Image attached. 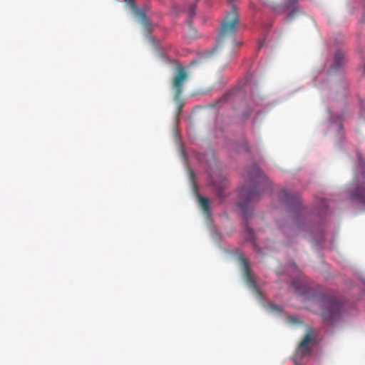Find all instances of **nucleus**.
<instances>
[{
	"label": "nucleus",
	"instance_id": "obj_8",
	"mask_svg": "<svg viewBox=\"0 0 365 365\" xmlns=\"http://www.w3.org/2000/svg\"><path fill=\"white\" fill-rule=\"evenodd\" d=\"M285 3L283 6H274L272 7V10L274 12L277 14H282L285 12L287 10L291 9V11L288 14L287 18L289 19H292L296 14L300 12V9L299 6L297 5V0H284Z\"/></svg>",
	"mask_w": 365,
	"mask_h": 365
},
{
	"label": "nucleus",
	"instance_id": "obj_5",
	"mask_svg": "<svg viewBox=\"0 0 365 365\" xmlns=\"http://www.w3.org/2000/svg\"><path fill=\"white\" fill-rule=\"evenodd\" d=\"M188 73L184 67L178 66L177 68L176 73L172 82V90L174 100L177 103L178 106L177 115H180L184 106L181 96L183 91V86L186 81L188 79Z\"/></svg>",
	"mask_w": 365,
	"mask_h": 365
},
{
	"label": "nucleus",
	"instance_id": "obj_13",
	"mask_svg": "<svg viewBox=\"0 0 365 365\" xmlns=\"http://www.w3.org/2000/svg\"><path fill=\"white\" fill-rule=\"evenodd\" d=\"M162 62L168 65H174L177 63L172 55L165 52L164 46L161 45V63Z\"/></svg>",
	"mask_w": 365,
	"mask_h": 365
},
{
	"label": "nucleus",
	"instance_id": "obj_4",
	"mask_svg": "<svg viewBox=\"0 0 365 365\" xmlns=\"http://www.w3.org/2000/svg\"><path fill=\"white\" fill-rule=\"evenodd\" d=\"M282 200L288 204H291L294 206V214L291 222H289L287 227L289 230L296 232V230L301 228L302 222H301V202L299 199L296 196H294L291 193L288 192L287 190H283L280 195ZM280 229L286 233V227L284 225H279Z\"/></svg>",
	"mask_w": 365,
	"mask_h": 365
},
{
	"label": "nucleus",
	"instance_id": "obj_20",
	"mask_svg": "<svg viewBox=\"0 0 365 365\" xmlns=\"http://www.w3.org/2000/svg\"><path fill=\"white\" fill-rule=\"evenodd\" d=\"M361 43H365V39H364V38H361Z\"/></svg>",
	"mask_w": 365,
	"mask_h": 365
},
{
	"label": "nucleus",
	"instance_id": "obj_19",
	"mask_svg": "<svg viewBox=\"0 0 365 365\" xmlns=\"http://www.w3.org/2000/svg\"><path fill=\"white\" fill-rule=\"evenodd\" d=\"M320 204L323 207V208L327 209L328 204H327V201L326 200H322L320 201Z\"/></svg>",
	"mask_w": 365,
	"mask_h": 365
},
{
	"label": "nucleus",
	"instance_id": "obj_18",
	"mask_svg": "<svg viewBox=\"0 0 365 365\" xmlns=\"http://www.w3.org/2000/svg\"><path fill=\"white\" fill-rule=\"evenodd\" d=\"M247 232H248V234H249V238L252 240H254V232H253V230L252 229H250V228H247Z\"/></svg>",
	"mask_w": 365,
	"mask_h": 365
},
{
	"label": "nucleus",
	"instance_id": "obj_6",
	"mask_svg": "<svg viewBox=\"0 0 365 365\" xmlns=\"http://www.w3.org/2000/svg\"><path fill=\"white\" fill-rule=\"evenodd\" d=\"M360 173L356 177V185L350 189L352 200L365 205V162H360Z\"/></svg>",
	"mask_w": 365,
	"mask_h": 365
},
{
	"label": "nucleus",
	"instance_id": "obj_17",
	"mask_svg": "<svg viewBox=\"0 0 365 365\" xmlns=\"http://www.w3.org/2000/svg\"><path fill=\"white\" fill-rule=\"evenodd\" d=\"M216 192H217V195L220 197H223V195H222V187H218L216 188Z\"/></svg>",
	"mask_w": 365,
	"mask_h": 365
},
{
	"label": "nucleus",
	"instance_id": "obj_15",
	"mask_svg": "<svg viewBox=\"0 0 365 365\" xmlns=\"http://www.w3.org/2000/svg\"><path fill=\"white\" fill-rule=\"evenodd\" d=\"M242 263H243L244 267H245V270L247 277L249 279V280L251 281V279H250V270H249L248 263H247V260L245 259H242Z\"/></svg>",
	"mask_w": 365,
	"mask_h": 365
},
{
	"label": "nucleus",
	"instance_id": "obj_7",
	"mask_svg": "<svg viewBox=\"0 0 365 365\" xmlns=\"http://www.w3.org/2000/svg\"><path fill=\"white\" fill-rule=\"evenodd\" d=\"M134 14L135 16L138 18L139 22L143 25L145 32L147 35L148 41L150 45L154 48L158 49V42L157 41L151 36V32L153 31L155 28V25L153 22L148 18L145 10L140 9L136 7L134 8Z\"/></svg>",
	"mask_w": 365,
	"mask_h": 365
},
{
	"label": "nucleus",
	"instance_id": "obj_11",
	"mask_svg": "<svg viewBox=\"0 0 365 365\" xmlns=\"http://www.w3.org/2000/svg\"><path fill=\"white\" fill-rule=\"evenodd\" d=\"M344 63V53L341 51H337L334 56V63L330 67V72L334 73L339 71Z\"/></svg>",
	"mask_w": 365,
	"mask_h": 365
},
{
	"label": "nucleus",
	"instance_id": "obj_3",
	"mask_svg": "<svg viewBox=\"0 0 365 365\" xmlns=\"http://www.w3.org/2000/svg\"><path fill=\"white\" fill-rule=\"evenodd\" d=\"M314 303L321 307L324 320L332 323L341 317L342 304L334 296L328 294L312 295Z\"/></svg>",
	"mask_w": 365,
	"mask_h": 365
},
{
	"label": "nucleus",
	"instance_id": "obj_10",
	"mask_svg": "<svg viewBox=\"0 0 365 365\" xmlns=\"http://www.w3.org/2000/svg\"><path fill=\"white\" fill-rule=\"evenodd\" d=\"M313 338V331L312 329H309L302 341L299 343L297 351L302 356H307L310 354L311 349L309 344Z\"/></svg>",
	"mask_w": 365,
	"mask_h": 365
},
{
	"label": "nucleus",
	"instance_id": "obj_14",
	"mask_svg": "<svg viewBox=\"0 0 365 365\" xmlns=\"http://www.w3.org/2000/svg\"><path fill=\"white\" fill-rule=\"evenodd\" d=\"M199 200H200V206H201L202 209L204 210V212H206L207 214H210V210L209 200L206 197L200 196Z\"/></svg>",
	"mask_w": 365,
	"mask_h": 365
},
{
	"label": "nucleus",
	"instance_id": "obj_1",
	"mask_svg": "<svg viewBox=\"0 0 365 365\" xmlns=\"http://www.w3.org/2000/svg\"><path fill=\"white\" fill-rule=\"evenodd\" d=\"M245 178L246 182L240 190L238 205L245 217H247L250 204L259 198L264 188L269 183L257 165H253L246 170Z\"/></svg>",
	"mask_w": 365,
	"mask_h": 365
},
{
	"label": "nucleus",
	"instance_id": "obj_12",
	"mask_svg": "<svg viewBox=\"0 0 365 365\" xmlns=\"http://www.w3.org/2000/svg\"><path fill=\"white\" fill-rule=\"evenodd\" d=\"M293 287L299 292V294L306 297L309 299V294L312 293V289L310 288L301 284L299 282L293 280L292 282Z\"/></svg>",
	"mask_w": 365,
	"mask_h": 365
},
{
	"label": "nucleus",
	"instance_id": "obj_16",
	"mask_svg": "<svg viewBox=\"0 0 365 365\" xmlns=\"http://www.w3.org/2000/svg\"><path fill=\"white\" fill-rule=\"evenodd\" d=\"M269 308L272 311H274V312H281V309L278 306L274 305V304H270Z\"/></svg>",
	"mask_w": 365,
	"mask_h": 365
},
{
	"label": "nucleus",
	"instance_id": "obj_9",
	"mask_svg": "<svg viewBox=\"0 0 365 365\" xmlns=\"http://www.w3.org/2000/svg\"><path fill=\"white\" fill-rule=\"evenodd\" d=\"M196 2L190 3L185 10L187 14L186 22L187 24L189 30L187 33L186 37L189 39H193L197 37V31L192 27V21L196 14Z\"/></svg>",
	"mask_w": 365,
	"mask_h": 365
},
{
	"label": "nucleus",
	"instance_id": "obj_2",
	"mask_svg": "<svg viewBox=\"0 0 365 365\" xmlns=\"http://www.w3.org/2000/svg\"><path fill=\"white\" fill-rule=\"evenodd\" d=\"M239 16L235 6H232L231 11L227 14L221 24V29L213 53L218 51L221 48L226 50L227 55L233 53L235 48L240 46V43L235 39L237 31Z\"/></svg>",
	"mask_w": 365,
	"mask_h": 365
}]
</instances>
